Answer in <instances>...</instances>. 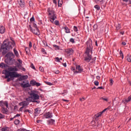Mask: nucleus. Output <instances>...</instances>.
<instances>
[{"instance_id": "obj_22", "label": "nucleus", "mask_w": 131, "mask_h": 131, "mask_svg": "<svg viewBox=\"0 0 131 131\" xmlns=\"http://www.w3.org/2000/svg\"><path fill=\"white\" fill-rule=\"evenodd\" d=\"M13 52L14 53V55H15L16 57H19V53L18 52V51L16 50V48L13 49Z\"/></svg>"}, {"instance_id": "obj_52", "label": "nucleus", "mask_w": 131, "mask_h": 131, "mask_svg": "<svg viewBox=\"0 0 131 131\" xmlns=\"http://www.w3.org/2000/svg\"><path fill=\"white\" fill-rule=\"evenodd\" d=\"M54 73H55V74H59V73H60V71L58 70H57L56 71H55L54 72Z\"/></svg>"}, {"instance_id": "obj_39", "label": "nucleus", "mask_w": 131, "mask_h": 131, "mask_svg": "<svg viewBox=\"0 0 131 131\" xmlns=\"http://www.w3.org/2000/svg\"><path fill=\"white\" fill-rule=\"evenodd\" d=\"M81 102H83V101H85V98L84 97L80 98L79 99Z\"/></svg>"}, {"instance_id": "obj_60", "label": "nucleus", "mask_w": 131, "mask_h": 131, "mask_svg": "<svg viewBox=\"0 0 131 131\" xmlns=\"http://www.w3.org/2000/svg\"><path fill=\"white\" fill-rule=\"evenodd\" d=\"M41 52H42V53H43V54H46V50H45V49H42Z\"/></svg>"}, {"instance_id": "obj_40", "label": "nucleus", "mask_w": 131, "mask_h": 131, "mask_svg": "<svg viewBox=\"0 0 131 131\" xmlns=\"http://www.w3.org/2000/svg\"><path fill=\"white\" fill-rule=\"evenodd\" d=\"M120 56L122 57V58L123 59V53L122 51H120Z\"/></svg>"}, {"instance_id": "obj_58", "label": "nucleus", "mask_w": 131, "mask_h": 131, "mask_svg": "<svg viewBox=\"0 0 131 131\" xmlns=\"http://www.w3.org/2000/svg\"><path fill=\"white\" fill-rule=\"evenodd\" d=\"M108 109H109V107L103 110L102 112H102V113H104V112H105V111H106V110H108Z\"/></svg>"}, {"instance_id": "obj_12", "label": "nucleus", "mask_w": 131, "mask_h": 131, "mask_svg": "<svg viewBox=\"0 0 131 131\" xmlns=\"http://www.w3.org/2000/svg\"><path fill=\"white\" fill-rule=\"evenodd\" d=\"M20 86L21 88H24V89H26V88H30V84H29V82L28 81H27L26 83H20Z\"/></svg>"}, {"instance_id": "obj_33", "label": "nucleus", "mask_w": 131, "mask_h": 131, "mask_svg": "<svg viewBox=\"0 0 131 131\" xmlns=\"http://www.w3.org/2000/svg\"><path fill=\"white\" fill-rule=\"evenodd\" d=\"M70 42H72V43H74L75 42V41L74 40V39H73V38H71L70 39Z\"/></svg>"}, {"instance_id": "obj_59", "label": "nucleus", "mask_w": 131, "mask_h": 131, "mask_svg": "<svg viewBox=\"0 0 131 131\" xmlns=\"http://www.w3.org/2000/svg\"><path fill=\"white\" fill-rule=\"evenodd\" d=\"M97 89V90H103V86H99Z\"/></svg>"}, {"instance_id": "obj_2", "label": "nucleus", "mask_w": 131, "mask_h": 131, "mask_svg": "<svg viewBox=\"0 0 131 131\" xmlns=\"http://www.w3.org/2000/svg\"><path fill=\"white\" fill-rule=\"evenodd\" d=\"M15 46H16L15 41H12V42H10L5 40L1 46V49L3 50L2 53L3 55L7 54V53H8L10 50H12Z\"/></svg>"}, {"instance_id": "obj_6", "label": "nucleus", "mask_w": 131, "mask_h": 131, "mask_svg": "<svg viewBox=\"0 0 131 131\" xmlns=\"http://www.w3.org/2000/svg\"><path fill=\"white\" fill-rule=\"evenodd\" d=\"M30 96L32 100H39V92L37 91L33 90L31 91Z\"/></svg>"}, {"instance_id": "obj_64", "label": "nucleus", "mask_w": 131, "mask_h": 131, "mask_svg": "<svg viewBox=\"0 0 131 131\" xmlns=\"http://www.w3.org/2000/svg\"><path fill=\"white\" fill-rule=\"evenodd\" d=\"M23 108H24V106L21 107L19 108V111H21V112L23 111Z\"/></svg>"}, {"instance_id": "obj_16", "label": "nucleus", "mask_w": 131, "mask_h": 131, "mask_svg": "<svg viewBox=\"0 0 131 131\" xmlns=\"http://www.w3.org/2000/svg\"><path fill=\"white\" fill-rule=\"evenodd\" d=\"M54 123H55V120L53 119H51L47 121V124L49 125H52V124H54Z\"/></svg>"}, {"instance_id": "obj_38", "label": "nucleus", "mask_w": 131, "mask_h": 131, "mask_svg": "<svg viewBox=\"0 0 131 131\" xmlns=\"http://www.w3.org/2000/svg\"><path fill=\"white\" fill-rule=\"evenodd\" d=\"M3 118H5V115L0 113V119H3Z\"/></svg>"}, {"instance_id": "obj_5", "label": "nucleus", "mask_w": 131, "mask_h": 131, "mask_svg": "<svg viewBox=\"0 0 131 131\" xmlns=\"http://www.w3.org/2000/svg\"><path fill=\"white\" fill-rule=\"evenodd\" d=\"M47 11L49 13V18L51 19V22H54V21L57 19V16H56V14H55V11L51 8H48Z\"/></svg>"}, {"instance_id": "obj_37", "label": "nucleus", "mask_w": 131, "mask_h": 131, "mask_svg": "<svg viewBox=\"0 0 131 131\" xmlns=\"http://www.w3.org/2000/svg\"><path fill=\"white\" fill-rule=\"evenodd\" d=\"M54 59L56 62H60V58H59V57H55Z\"/></svg>"}, {"instance_id": "obj_54", "label": "nucleus", "mask_w": 131, "mask_h": 131, "mask_svg": "<svg viewBox=\"0 0 131 131\" xmlns=\"http://www.w3.org/2000/svg\"><path fill=\"white\" fill-rule=\"evenodd\" d=\"M24 112H28V113H31V111L29 110H26Z\"/></svg>"}, {"instance_id": "obj_48", "label": "nucleus", "mask_w": 131, "mask_h": 131, "mask_svg": "<svg viewBox=\"0 0 131 131\" xmlns=\"http://www.w3.org/2000/svg\"><path fill=\"white\" fill-rule=\"evenodd\" d=\"M39 69L40 71H41V72H43V68L42 67H40L39 68Z\"/></svg>"}, {"instance_id": "obj_4", "label": "nucleus", "mask_w": 131, "mask_h": 131, "mask_svg": "<svg viewBox=\"0 0 131 131\" xmlns=\"http://www.w3.org/2000/svg\"><path fill=\"white\" fill-rule=\"evenodd\" d=\"M14 57H15V55H14L13 52H10L7 53L6 55V57L7 58V59H5L6 63L8 65H12L13 64V58Z\"/></svg>"}, {"instance_id": "obj_55", "label": "nucleus", "mask_w": 131, "mask_h": 131, "mask_svg": "<svg viewBox=\"0 0 131 131\" xmlns=\"http://www.w3.org/2000/svg\"><path fill=\"white\" fill-rule=\"evenodd\" d=\"M18 131H27V130H26V129L20 128L18 130Z\"/></svg>"}, {"instance_id": "obj_15", "label": "nucleus", "mask_w": 131, "mask_h": 131, "mask_svg": "<svg viewBox=\"0 0 131 131\" xmlns=\"http://www.w3.org/2000/svg\"><path fill=\"white\" fill-rule=\"evenodd\" d=\"M18 4L19 5L21 8H24L25 6V3H24V0H20L19 1L17 2Z\"/></svg>"}, {"instance_id": "obj_36", "label": "nucleus", "mask_w": 131, "mask_h": 131, "mask_svg": "<svg viewBox=\"0 0 131 131\" xmlns=\"http://www.w3.org/2000/svg\"><path fill=\"white\" fill-rule=\"evenodd\" d=\"M97 28H98V25L96 24L94 25L93 26V30H96Z\"/></svg>"}, {"instance_id": "obj_23", "label": "nucleus", "mask_w": 131, "mask_h": 131, "mask_svg": "<svg viewBox=\"0 0 131 131\" xmlns=\"http://www.w3.org/2000/svg\"><path fill=\"white\" fill-rule=\"evenodd\" d=\"M66 33H70V29L67 27L64 28Z\"/></svg>"}, {"instance_id": "obj_34", "label": "nucleus", "mask_w": 131, "mask_h": 131, "mask_svg": "<svg viewBox=\"0 0 131 131\" xmlns=\"http://www.w3.org/2000/svg\"><path fill=\"white\" fill-rule=\"evenodd\" d=\"M94 8H95V9H96L97 11H99V10H100V6H99V5H95L94 6Z\"/></svg>"}, {"instance_id": "obj_32", "label": "nucleus", "mask_w": 131, "mask_h": 131, "mask_svg": "<svg viewBox=\"0 0 131 131\" xmlns=\"http://www.w3.org/2000/svg\"><path fill=\"white\" fill-rule=\"evenodd\" d=\"M32 103H37V104H39V103L40 102L39 101L36 100H32Z\"/></svg>"}, {"instance_id": "obj_50", "label": "nucleus", "mask_w": 131, "mask_h": 131, "mask_svg": "<svg viewBox=\"0 0 131 131\" xmlns=\"http://www.w3.org/2000/svg\"><path fill=\"white\" fill-rule=\"evenodd\" d=\"M71 70H72V71H73L74 73H75L76 71V70H75V68H74V67H72V68H71Z\"/></svg>"}, {"instance_id": "obj_30", "label": "nucleus", "mask_w": 131, "mask_h": 131, "mask_svg": "<svg viewBox=\"0 0 131 131\" xmlns=\"http://www.w3.org/2000/svg\"><path fill=\"white\" fill-rule=\"evenodd\" d=\"M14 123L17 125V124H19V123H20V121L19 120H15L14 121Z\"/></svg>"}, {"instance_id": "obj_56", "label": "nucleus", "mask_w": 131, "mask_h": 131, "mask_svg": "<svg viewBox=\"0 0 131 131\" xmlns=\"http://www.w3.org/2000/svg\"><path fill=\"white\" fill-rule=\"evenodd\" d=\"M33 27H34L33 29H35V28H37V26L36 25V24H34Z\"/></svg>"}, {"instance_id": "obj_9", "label": "nucleus", "mask_w": 131, "mask_h": 131, "mask_svg": "<svg viewBox=\"0 0 131 131\" xmlns=\"http://www.w3.org/2000/svg\"><path fill=\"white\" fill-rule=\"evenodd\" d=\"M83 71V69L79 65L76 66L75 73H81Z\"/></svg>"}, {"instance_id": "obj_35", "label": "nucleus", "mask_w": 131, "mask_h": 131, "mask_svg": "<svg viewBox=\"0 0 131 131\" xmlns=\"http://www.w3.org/2000/svg\"><path fill=\"white\" fill-rule=\"evenodd\" d=\"M94 84L95 85H96V86H98L99 85V81L96 80L94 81Z\"/></svg>"}, {"instance_id": "obj_1", "label": "nucleus", "mask_w": 131, "mask_h": 131, "mask_svg": "<svg viewBox=\"0 0 131 131\" xmlns=\"http://www.w3.org/2000/svg\"><path fill=\"white\" fill-rule=\"evenodd\" d=\"M9 70V71H8ZM8 70H4L3 73L5 74V78H7V81H11L13 80V78L15 77H18L19 75L17 74L16 72H10V71H18V68L16 67H11L8 68Z\"/></svg>"}, {"instance_id": "obj_19", "label": "nucleus", "mask_w": 131, "mask_h": 131, "mask_svg": "<svg viewBox=\"0 0 131 131\" xmlns=\"http://www.w3.org/2000/svg\"><path fill=\"white\" fill-rule=\"evenodd\" d=\"M6 30V28L4 26H1L0 27V33L3 34V33H5V31Z\"/></svg>"}, {"instance_id": "obj_14", "label": "nucleus", "mask_w": 131, "mask_h": 131, "mask_svg": "<svg viewBox=\"0 0 131 131\" xmlns=\"http://www.w3.org/2000/svg\"><path fill=\"white\" fill-rule=\"evenodd\" d=\"M45 118H52L53 117V113L50 112L45 114Z\"/></svg>"}, {"instance_id": "obj_46", "label": "nucleus", "mask_w": 131, "mask_h": 131, "mask_svg": "<svg viewBox=\"0 0 131 131\" xmlns=\"http://www.w3.org/2000/svg\"><path fill=\"white\" fill-rule=\"evenodd\" d=\"M127 60L128 62H131V56H129L127 58Z\"/></svg>"}, {"instance_id": "obj_25", "label": "nucleus", "mask_w": 131, "mask_h": 131, "mask_svg": "<svg viewBox=\"0 0 131 131\" xmlns=\"http://www.w3.org/2000/svg\"><path fill=\"white\" fill-rule=\"evenodd\" d=\"M95 3H96V4H101V5H102V4H103V0H94Z\"/></svg>"}, {"instance_id": "obj_49", "label": "nucleus", "mask_w": 131, "mask_h": 131, "mask_svg": "<svg viewBox=\"0 0 131 131\" xmlns=\"http://www.w3.org/2000/svg\"><path fill=\"white\" fill-rule=\"evenodd\" d=\"M26 102H31V99H30V98H26Z\"/></svg>"}, {"instance_id": "obj_8", "label": "nucleus", "mask_w": 131, "mask_h": 131, "mask_svg": "<svg viewBox=\"0 0 131 131\" xmlns=\"http://www.w3.org/2000/svg\"><path fill=\"white\" fill-rule=\"evenodd\" d=\"M5 106H6V108H9V103L8 101H4L3 100L0 101V106L2 107V108L5 107Z\"/></svg>"}, {"instance_id": "obj_47", "label": "nucleus", "mask_w": 131, "mask_h": 131, "mask_svg": "<svg viewBox=\"0 0 131 131\" xmlns=\"http://www.w3.org/2000/svg\"><path fill=\"white\" fill-rule=\"evenodd\" d=\"M32 47V43L31 42H29V49H31Z\"/></svg>"}, {"instance_id": "obj_61", "label": "nucleus", "mask_w": 131, "mask_h": 131, "mask_svg": "<svg viewBox=\"0 0 131 131\" xmlns=\"http://www.w3.org/2000/svg\"><path fill=\"white\" fill-rule=\"evenodd\" d=\"M122 46H126V42H122Z\"/></svg>"}, {"instance_id": "obj_20", "label": "nucleus", "mask_w": 131, "mask_h": 131, "mask_svg": "<svg viewBox=\"0 0 131 131\" xmlns=\"http://www.w3.org/2000/svg\"><path fill=\"white\" fill-rule=\"evenodd\" d=\"M2 113H4V114H8V109L5 108V107H2Z\"/></svg>"}, {"instance_id": "obj_13", "label": "nucleus", "mask_w": 131, "mask_h": 131, "mask_svg": "<svg viewBox=\"0 0 131 131\" xmlns=\"http://www.w3.org/2000/svg\"><path fill=\"white\" fill-rule=\"evenodd\" d=\"M20 106H23V107H26V106H28L29 105V102L28 101H23L19 103Z\"/></svg>"}, {"instance_id": "obj_45", "label": "nucleus", "mask_w": 131, "mask_h": 131, "mask_svg": "<svg viewBox=\"0 0 131 131\" xmlns=\"http://www.w3.org/2000/svg\"><path fill=\"white\" fill-rule=\"evenodd\" d=\"M30 22H34V17L32 16L30 19Z\"/></svg>"}, {"instance_id": "obj_27", "label": "nucleus", "mask_w": 131, "mask_h": 131, "mask_svg": "<svg viewBox=\"0 0 131 131\" xmlns=\"http://www.w3.org/2000/svg\"><path fill=\"white\" fill-rule=\"evenodd\" d=\"M116 28L117 29V30H119V29H120V28H121V25L120 24H118L116 26Z\"/></svg>"}, {"instance_id": "obj_62", "label": "nucleus", "mask_w": 131, "mask_h": 131, "mask_svg": "<svg viewBox=\"0 0 131 131\" xmlns=\"http://www.w3.org/2000/svg\"><path fill=\"white\" fill-rule=\"evenodd\" d=\"M17 61H18V62H19V63L20 64H22V60H20V59H18Z\"/></svg>"}, {"instance_id": "obj_18", "label": "nucleus", "mask_w": 131, "mask_h": 131, "mask_svg": "<svg viewBox=\"0 0 131 131\" xmlns=\"http://www.w3.org/2000/svg\"><path fill=\"white\" fill-rule=\"evenodd\" d=\"M40 111H41V110H40V108L38 107L35 109V114H40Z\"/></svg>"}, {"instance_id": "obj_24", "label": "nucleus", "mask_w": 131, "mask_h": 131, "mask_svg": "<svg viewBox=\"0 0 131 131\" xmlns=\"http://www.w3.org/2000/svg\"><path fill=\"white\" fill-rule=\"evenodd\" d=\"M58 7H61L63 4V0H58Z\"/></svg>"}, {"instance_id": "obj_11", "label": "nucleus", "mask_w": 131, "mask_h": 131, "mask_svg": "<svg viewBox=\"0 0 131 131\" xmlns=\"http://www.w3.org/2000/svg\"><path fill=\"white\" fill-rule=\"evenodd\" d=\"M65 52L67 53L68 55H69V56H71V55H73V53H74V51H73V49L71 48L66 49Z\"/></svg>"}, {"instance_id": "obj_57", "label": "nucleus", "mask_w": 131, "mask_h": 131, "mask_svg": "<svg viewBox=\"0 0 131 131\" xmlns=\"http://www.w3.org/2000/svg\"><path fill=\"white\" fill-rule=\"evenodd\" d=\"M19 116H20V114H17L14 117V118H16V117H19Z\"/></svg>"}, {"instance_id": "obj_17", "label": "nucleus", "mask_w": 131, "mask_h": 131, "mask_svg": "<svg viewBox=\"0 0 131 131\" xmlns=\"http://www.w3.org/2000/svg\"><path fill=\"white\" fill-rule=\"evenodd\" d=\"M102 114H103V112H99V113L95 115L94 118H95V119H98L99 117H101V116H102Z\"/></svg>"}, {"instance_id": "obj_63", "label": "nucleus", "mask_w": 131, "mask_h": 131, "mask_svg": "<svg viewBox=\"0 0 131 131\" xmlns=\"http://www.w3.org/2000/svg\"><path fill=\"white\" fill-rule=\"evenodd\" d=\"M22 80H23V78L22 76H21V77L19 78V81H22Z\"/></svg>"}, {"instance_id": "obj_42", "label": "nucleus", "mask_w": 131, "mask_h": 131, "mask_svg": "<svg viewBox=\"0 0 131 131\" xmlns=\"http://www.w3.org/2000/svg\"><path fill=\"white\" fill-rule=\"evenodd\" d=\"M25 51L26 52V54H28L29 53V48L26 47Z\"/></svg>"}, {"instance_id": "obj_51", "label": "nucleus", "mask_w": 131, "mask_h": 131, "mask_svg": "<svg viewBox=\"0 0 131 131\" xmlns=\"http://www.w3.org/2000/svg\"><path fill=\"white\" fill-rule=\"evenodd\" d=\"M54 24H55V25H59V21L58 20H55L54 21Z\"/></svg>"}, {"instance_id": "obj_43", "label": "nucleus", "mask_w": 131, "mask_h": 131, "mask_svg": "<svg viewBox=\"0 0 131 131\" xmlns=\"http://www.w3.org/2000/svg\"><path fill=\"white\" fill-rule=\"evenodd\" d=\"M21 77H23V79H27L28 78V76L27 75L23 76Z\"/></svg>"}, {"instance_id": "obj_41", "label": "nucleus", "mask_w": 131, "mask_h": 131, "mask_svg": "<svg viewBox=\"0 0 131 131\" xmlns=\"http://www.w3.org/2000/svg\"><path fill=\"white\" fill-rule=\"evenodd\" d=\"M45 83H46V84H48V85H53V83H51L50 82H45Z\"/></svg>"}, {"instance_id": "obj_10", "label": "nucleus", "mask_w": 131, "mask_h": 131, "mask_svg": "<svg viewBox=\"0 0 131 131\" xmlns=\"http://www.w3.org/2000/svg\"><path fill=\"white\" fill-rule=\"evenodd\" d=\"M30 84H31V85H32L33 86H34V85H36V86H40V85H41L40 83L37 82L34 80H32L30 81Z\"/></svg>"}, {"instance_id": "obj_31", "label": "nucleus", "mask_w": 131, "mask_h": 131, "mask_svg": "<svg viewBox=\"0 0 131 131\" xmlns=\"http://www.w3.org/2000/svg\"><path fill=\"white\" fill-rule=\"evenodd\" d=\"M100 100H103V101H105L106 102H108L109 101L107 98H104V97H101Z\"/></svg>"}, {"instance_id": "obj_28", "label": "nucleus", "mask_w": 131, "mask_h": 131, "mask_svg": "<svg viewBox=\"0 0 131 131\" xmlns=\"http://www.w3.org/2000/svg\"><path fill=\"white\" fill-rule=\"evenodd\" d=\"M1 130L2 131H8V130H9V127H4V128H2L1 129Z\"/></svg>"}, {"instance_id": "obj_53", "label": "nucleus", "mask_w": 131, "mask_h": 131, "mask_svg": "<svg viewBox=\"0 0 131 131\" xmlns=\"http://www.w3.org/2000/svg\"><path fill=\"white\" fill-rule=\"evenodd\" d=\"M31 68H32V69H34V70H35V67H34V65H33V64H32L31 66Z\"/></svg>"}, {"instance_id": "obj_44", "label": "nucleus", "mask_w": 131, "mask_h": 131, "mask_svg": "<svg viewBox=\"0 0 131 131\" xmlns=\"http://www.w3.org/2000/svg\"><path fill=\"white\" fill-rule=\"evenodd\" d=\"M110 85H112V84H113V79H110Z\"/></svg>"}, {"instance_id": "obj_3", "label": "nucleus", "mask_w": 131, "mask_h": 131, "mask_svg": "<svg viewBox=\"0 0 131 131\" xmlns=\"http://www.w3.org/2000/svg\"><path fill=\"white\" fill-rule=\"evenodd\" d=\"M87 45V48L85 52V58L84 60L86 62H90L92 60V55L91 54H93V45H92V40H90L86 42Z\"/></svg>"}, {"instance_id": "obj_29", "label": "nucleus", "mask_w": 131, "mask_h": 131, "mask_svg": "<svg viewBox=\"0 0 131 131\" xmlns=\"http://www.w3.org/2000/svg\"><path fill=\"white\" fill-rule=\"evenodd\" d=\"M73 30L75 32H77V31H78V29L77 28V27L75 26L73 27Z\"/></svg>"}, {"instance_id": "obj_26", "label": "nucleus", "mask_w": 131, "mask_h": 131, "mask_svg": "<svg viewBox=\"0 0 131 131\" xmlns=\"http://www.w3.org/2000/svg\"><path fill=\"white\" fill-rule=\"evenodd\" d=\"M131 101V95L129 96L127 99H126L125 100V102H126V103H128V102H130Z\"/></svg>"}, {"instance_id": "obj_7", "label": "nucleus", "mask_w": 131, "mask_h": 131, "mask_svg": "<svg viewBox=\"0 0 131 131\" xmlns=\"http://www.w3.org/2000/svg\"><path fill=\"white\" fill-rule=\"evenodd\" d=\"M29 28L33 33L34 34H35L36 35H39L40 34V32H39V30H38V28H35V29H32V27H31V25H29Z\"/></svg>"}, {"instance_id": "obj_21", "label": "nucleus", "mask_w": 131, "mask_h": 131, "mask_svg": "<svg viewBox=\"0 0 131 131\" xmlns=\"http://www.w3.org/2000/svg\"><path fill=\"white\" fill-rule=\"evenodd\" d=\"M7 67H8V65L5 64L4 63L2 62L0 64V68H3V69H5L7 68Z\"/></svg>"}]
</instances>
